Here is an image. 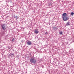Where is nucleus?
<instances>
[{"label": "nucleus", "instance_id": "obj_7", "mask_svg": "<svg viewBox=\"0 0 74 74\" xmlns=\"http://www.w3.org/2000/svg\"><path fill=\"white\" fill-rule=\"evenodd\" d=\"M59 34H63V32H62V31H60L59 32Z\"/></svg>", "mask_w": 74, "mask_h": 74}, {"label": "nucleus", "instance_id": "obj_3", "mask_svg": "<svg viewBox=\"0 0 74 74\" xmlns=\"http://www.w3.org/2000/svg\"><path fill=\"white\" fill-rule=\"evenodd\" d=\"M2 29L5 30V29H6V27H5V24H3L2 25Z\"/></svg>", "mask_w": 74, "mask_h": 74}, {"label": "nucleus", "instance_id": "obj_4", "mask_svg": "<svg viewBox=\"0 0 74 74\" xmlns=\"http://www.w3.org/2000/svg\"><path fill=\"white\" fill-rule=\"evenodd\" d=\"M35 33L36 34H37V33H39V31L38 29H36L35 31Z\"/></svg>", "mask_w": 74, "mask_h": 74}, {"label": "nucleus", "instance_id": "obj_8", "mask_svg": "<svg viewBox=\"0 0 74 74\" xmlns=\"http://www.w3.org/2000/svg\"><path fill=\"white\" fill-rule=\"evenodd\" d=\"M74 14V13L73 12H72L71 13V15H73Z\"/></svg>", "mask_w": 74, "mask_h": 74}, {"label": "nucleus", "instance_id": "obj_10", "mask_svg": "<svg viewBox=\"0 0 74 74\" xmlns=\"http://www.w3.org/2000/svg\"><path fill=\"white\" fill-rule=\"evenodd\" d=\"M45 34H48V33H47V32H46L45 33Z\"/></svg>", "mask_w": 74, "mask_h": 74}, {"label": "nucleus", "instance_id": "obj_9", "mask_svg": "<svg viewBox=\"0 0 74 74\" xmlns=\"http://www.w3.org/2000/svg\"><path fill=\"white\" fill-rule=\"evenodd\" d=\"M11 56H12H12H14V54H11Z\"/></svg>", "mask_w": 74, "mask_h": 74}, {"label": "nucleus", "instance_id": "obj_1", "mask_svg": "<svg viewBox=\"0 0 74 74\" xmlns=\"http://www.w3.org/2000/svg\"><path fill=\"white\" fill-rule=\"evenodd\" d=\"M62 19L63 21H66L69 20V18L67 17V14L66 13H64L62 14Z\"/></svg>", "mask_w": 74, "mask_h": 74}, {"label": "nucleus", "instance_id": "obj_5", "mask_svg": "<svg viewBox=\"0 0 74 74\" xmlns=\"http://www.w3.org/2000/svg\"><path fill=\"white\" fill-rule=\"evenodd\" d=\"M27 44L28 45H31V44H32V42H30V41H29L27 42Z\"/></svg>", "mask_w": 74, "mask_h": 74}, {"label": "nucleus", "instance_id": "obj_2", "mask_svg": "<svg viewBox=\"0 0 74 74\" xmlns=\"http://www.w3.org/2000/svg\"><path fill=\"white\" fill-rule=\"evenodd\" d=\"M30 62L31 63H33L34 64H35L36 63V61L33 58H32L30 59Z\"/></svg>", "mask_w": 74, "mask_h": 74}, {"label": "nucleus", "instance_id": "obj_6", "mask_svg": "<svg viewBox=\"0 0 74 74\" xmlns=\"http://www.w3.org/2000/svg\"><path fill=\"white\" fill-rule=\"evenodd\" d=\"M70 25V23L69 22H68L67 23L66 25V26H69Z\"/></svg>", "mask_w": 74, "mask_h": 74}]
</instances>
